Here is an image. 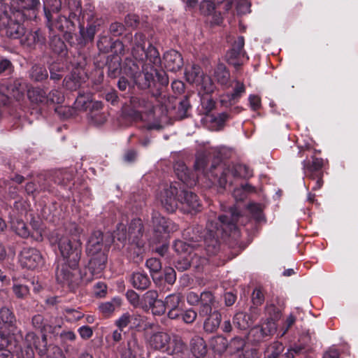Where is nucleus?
Here are the masks:
<instances>
[{
	"instance_id": "f257e3e1",
	"label": "nucleus",
	"mask_w": 358,
	"mask_h": 358,
	"mask_svg": "<svg viewBox=\"0 0 358 358\" xmlns=\"http://www.w3.org/2000/svg\"><path fill=\"white\" fill-rule=\"evenodd\" d=\"M223 211L217 219L208 220L205 229L199 224L187 227L182 231V238L200 250H204L209 256L217 255L220 250V237L238 233V223L242 217L236 205Z\"/></svg>"
},
{
	"instance_id": "f03ea898",
	"label": "nucleus",
	"mask_w": 358,
	"mask_h": 358,
	"mask_svg": "<svg viewBox=\"0 0 358 358\" xmlns=\"http://www.w3.org/2000/svg\"><path fill=\"white\" fill-rule=\"evenodd\" d=\"M145 36L142 33H136L131 41V54L133 57L139 62H149L153 66L161 64V58L157 49L152 44H149L145 49ZM137 87L141 90H149L152 97L160 104H164L167 99L164 92L169 84V78L164 71H159L154 67L148 71L142 66V72H140L133 79Z\"/></svg>"
},
{
	"instance_id": "7ed1b4c3",
	"label": "nucleus",
	"mask_w": 358,
	"mask_h": 358,
	"mask_svg": "<svg viewBox=\"0 0 358 358\" xmlns=\"http://www.w3.org/2000/svg\"><path fill=\"white\" fill-rule=\"evenodd\" d=\"M25 15L22 10H12L9 6L0 2V26L5 28L8 38L18 39L25 34L23 24Z\"/></svg>"
},
{
	"instance_id": "20e7f679",
	"label": "nucleus",
	"mask_w": 358,
	"mask_h": 358,
	"mask_svg": "<svg viewBox=\"0 0 358 358\" xmlns=\"http://www.w3.org/2000/svg\"><path fill=\"white\" fill-rule=\"evenodd\" d=\"M58 248L65 263L71 269H76L82 255L80 239H70L68 236H62L57 240Z\"/></svg>"
},
{
	"instance_id": "39448f33",
	"label": "nucleus",
	"mask_w": 358,
	"mask_h": 358,
	"mask_svg": "<svg viewBox=\"0 0 358 358\" xmlns=\"http://www.w3.org/2000/svg\"><path fill=\"white\" fill-rule=\"evenodd\" d=\"M213 169L220 173V176L218 179V185L220 187L225 188L228 179L227 178L231 174L234 178H249L253 176L252 170L245 164H238L234 165L232 167L227 166L226 165H213Z\"/></svg>"
},
{
	"instance_id": "423d86ee",
	"label": "nucleus",
	"mask_w": 358,
	"mask_h": 358,
	"mask_svg": "<svg viewBox=\"0 0 358 358\" xmlns=\"http://www.w3.org/2000/svg\"><path fill=\"white\" fill-rule=\"evenodd\" d=\"M179 206L185 213H196L201 210V201L198 196L193 192L181 189L178 195Z\"/></svg>"
},
{
	"instance_id": "0eeeda50",
	"label": "nucleus",
	"mask_w": 358,
	"mask_h": 358,
	"mask_svg": "<svg viewBox=\"0 0 358 358\" xmlns=\"http://www.w3.org/2000/svg\"><path fill=\"white\" fill-rule=\"evenodd\" d=\"M20 262L23 268L34 270L42 266L44 259L40 251L34 248H24L20 254Z\"/></svg>"
},
{
	"instance_id": "6e6552de",
	"label": "nucleus",
	"mask_w": 358,
	"mask_h": 358,
	"mask_svg": "<svg viewBox=\"0 0 358 358\" xmlns=\"http://www.w3.org/2000/svg\"><path fill=\"white\" fill-rule=\"evenodd\" d=\"M209 160L208 157L203 154H199L196 155L195 162L194 164V169L196 171L201 172L205 176H206L212 182H217L218 179L220 176V173L212 168L213 165H223L220 160L216 162L211 163L210 167H208Z\"/></svg>"
},
{
	"instance_id": "1a4fd4ad",
	"label": "nucleus",
	"mask_w": 358,
	"mask_h": 358,
	"mask_svg": "<svg viewBox=\"0 0 358 358\" xmlns=\"http://www.w3.org/2000/svg\"><path fill=\"white\" fill-rule=\"evenodd\" d=\"M180 192L176 186L165 185L160 192L159 199L162 206L169 213L174 212L179 206Z\"/></svg>"
},
{
	"instance_id": "9d476101",
	"label": "nucleus",
	"mask_w": 358,
	"mask_h": 358,
	"mask_svg": "<svg viewBox=\"0 0 358 358\" xmlns=\"http://www.w3.org/2000/svg\"><path fill=\"white\" fill-rule=\"evenodd\" d=\"M45 16L47 19V27H48L50 34L53 32L55 29H58L59 31L66 34H71L72 31H75V23L73 17H66L63 15H58L55 20L52 22V14H50V10L46 9V7H45Z\"/></svg>"
},
{
	"instance_id": "9b49d317",
	"label": "nucleus",
	"mask_w": 358,
	"mask_h": 358,
	"mask_svg": "<svg viewBox=\"0 0 358 358\" xmlns=\"http://www.w3.org/2000/svg\"><path fill=\"white\" fill-rule=\"evenodd\" d=\"M110 244L103 241V234L100 231H94L89 237L86 245L87 255H94L97 253H108Z\"/></svg>"
},
{
	"instance_id": "f8f14e48",
	"label": "nucleus",
	"mask_w": 358,
	"mask_h": 358,
	"mask_svg": "<svg viewBox=\"0 0 358 358\" xmlns=\"http://www.w3.org/2000/svg\"><path fill=\"white\" fill-rule=\"evenodd\" d=\"M302 166L303 173L306 178L316 175H324V160L321 157L313 155L310 159H308L306 156V159L302 162Z\"/></svg>"
},
{
	"instance_id": "ddd939ff",
	"label": "nucleus",
	"mask_w": 358,
	"mask_h": 358,
	"mask_svg": "<svg viewBox=\"0 0 358 358\" xmlns=\"http://www.w3.org/2000/svg\"><path fill=\"white\" fill-rule=\"evenodd\" d=\"M245 92V87L243 83L237 81L233 92L227 93L220 96V103L222 107L231 108L238 102L240 98Z\"/></svg>"
},
{
	"instance_id": "4468645a",
	"label": "nucleus",
	"mask_w": 358,
	"mask_h": 358,
	"mask_svg": "<svg viewBox=\"0 0 358 358\" xmlns=\"http://www.w3.org/2000/svg\"><path fill=\"white\" fill-rule=\"evenodd\" d=\"M130 103L133 108L141 110L140 111H133L131 115L135 119H141V113H145L148 114L154 113V105L146 98L132 96L130 99Z\"/></svg>"
},
{
	"instance_id": "2eb2a0df",
	"label": "nucleus",
	"mask_w": 358,
	"mask_h": 358,
	"mask_svg": "<svg viewBox=\"0 0 358 358\" xmlns=\"http://www.w3.org/2000/svg\"><path fill=\"white\" fill-rule=\"evenodd\" d=\"M264 358H294L290 350L285 348L280 341L268 345L264 350Z\"/></svg>"
},
{
	"instance_id": "dca6fc26",
	"label": "nucleus",
	"mask_w": 358,
	"mask_h": 358,
	"mask_svg": "<svg viewBox=\"0 0 358 358\" xmlns=\"http://www.w3.org/2000/svg\"><path fill=\"white\" fill-rule=\"evenodd\" d=\"M171 343V336L165 332H156L152 334L149 339L150 346L157 350L170 352L169 344Z\"/></svg>"
},
{
	"instance_id": "f3484780",
	"label": "nucleus",
	"mask_w": 358,
	"mask_h": 358,
	"mask_svg": "<svg viewBox=\"0 0 358 358\" xmlns=\"http://www.w3.org/2000/svg\"><path fill=\"white\" fill-rule=\"evenodd\" d=\"M152 222L155 233L169 234L175 229L173 223L162 216V215L157 211H153L152 213Z\"/></svg>"
},
{
	"instance_id": "a211bd4d",
	"label": "nucleus",
	"mask_w": 358,
	"mask_h": 358,
	"mask_svg": "<svg viewBox=\"0 0 358 358\" xmlns=\"http://www.w3.org/2000/svg\"><path fill=\"white\" fill-rule=\"evenodd\" d=\"M216 302L215 296L209 290H204L200 294V302L199 315L200 317H206L213 311V308Z\"/></svg>"
},
{
	"instance_id": "6ab92c4d",
	"label": "nucleus",
	"mask_w": 358,
	"mask_h": 358,
	"mask_svg": "<svg viewBox=\"0 0 358 358\" xmlns=\"http://www.w3.org/2000/svg\"><path fill=\"white\" fill-rule=\"evenodd\" d=\"M144 225L139 218L133 219L128 227V240L131 243L145 242L143 238Z\"/></svg>"
},
{
	"instance_id": "aec40b11",
	"label": "nucleus",
	"mask_w": 358,
	"mask_h": 358,
	"mask_svg": "<svg viewBox=\"0 0 358 358\" xmlns=\"http://www.w3.org/2000/svg\"><path fill=\"white\" fill-rule=\"evenodd\" d=\"M90 257L88 268L92 275L100 274L106 268L108 261V253H97L87 255Z\"/></svg>"
},
{
	"instance_id": "412c9836",
	"label": "nucleus",
	"mask_w": 358,
	"mask_h": 358,
	"mask_svg": "<svg viewBox=\"0 0 358 358\" xmlns=\"http://www.w3.org/2000/svg\"><path fill=\"white\" fill-rule=\"evenodd\" d=\"M164 65L168 71H177L183 66V59L180 52L171 50L164 55Z\"/></svg>"
},
{
	"instance_id": "4be33fe9",
	"label": "nucleus",
	"mask_w": 358,
	"mask_h": 358,
	"mask_svg": "<svg viewBox=\"0 0 358 358\" xmlns=\"http://www.w3.org/2000/svg\"><path fill=\"white\" fill-rule=\"evenodd\" d=\"M21 38V43L29 48H34L36 45L43 46L45 44L46 38L41 29L25 33Z\"/></svg>"
},
{
	"instance_id": "5701e85b",
	"label": "nucleus",
	"mask_w": 358,
	"mask_h": 358,
	"mask_svg": "<svg viewBox=\"0 0 358 358\" xmlns=\"http://www.w3.org/2000/svg\"><path fill=\"white\" fill-rule=\"evenodd\" d=\"M245 45L244 37L240 36L234 41L232 45V48L227 52L226 57L229 64L234 66L239 65L236 59H238L241 55H244L243 47Z\"/></svg>"
},
{
	"instance_id": "b1692460",
	"label": "nucleus",
	"mask_w": 358,
	"mask_h": 358,
	"mask_svg": "<svg viewBox=\"0 0 358 358\" xmlns=\"http://www.w3.org/2000/svg\"><path fill=\"white\" fill-rule=\"evenodd\" d=\"M6 92L9 96L16 100L21 99L27 90L26 83L21 78H15L9 81L6 85Z\"/></svg>"
},
{
	"instance_id": "393cba45",
	"label": "nucleus",
	"mask_w": 358,
	"mask_h": 358,
	"mask_svg": "<svg viewBox=\"0 0 358 358\" xmlns=\"http://www.w3.org/2000/svg\"><path fill=\"white\" fill-rule=\"evenodd\" d=\"M145 242L129 243L128 254L129 258L136 264L142 262L145 252Z\"/></svg>"
},
{
	"instance_id": "a878e982",
	"label": "nucleus",
	"mask_w": 358,
	"mask_h": 358,
	"mask_svg": "<svg viewBox=\"0 0 358 358\" xmlns=\"http://www.w3.org/2000/svg\"><path fill=\"white\" fill-rule=\"evenodd\" d=\"M203 323V329L206 332L213 333L217 331L222 320L221 313L218 310L211 311L207 316Z\"/></svg>"
},
{
	"instance_id": "bb28decb",
	"label": "nucleus",
	"mask_w": 358,
	"mask_h": 358,
	"mask_svg": "<svg viewBox=\"0 0 358 358\" xmlns=\"http://www.w3.org/2000/svg\"><path fill=\"white\" fill-rule=\"evenodd\" d=\"M130 282L132 286L138 290H145L151 285V281L148 275L141 272L132 273L130 278Z\"/></svg>"
},
{
	"instance_id": "cd10ccee",
	"label": "nucleus",
	"mask_w": 358,
	"mask_h": 358,
	"mask_svg": "<svg viewBox=\"0 0 358 358\" xmlns=\"http://www.w3.org/2000/svg\"><path fill=\"white\" fill-rule=\"evenodd\" d=\"M173 248L176 252L180 255L184 257L191 256L194 251L201 250L199 248L196 247L195 244H192L187 241H183L181 240H176L173 242Z\"/></svg>"
},
{
	"instance_id": "c85d7f7f",
	"label": "nucleus",
	"mask_w": 358,
	"mask_h": 358,
	"mask_svg": "<svg viewBox=\"0 0 358 358\" xmlns=\"http://www.w3.org/2000/svg\"><path fill=\"white\" fill-rule=\"evenodd\" d=\"M204 90L206 96H203L201 98V106L203 109V113L206 115L209 116L210 113L215 108V101L209 96L210 93L213 92V85L210 83L208 87L204 86Z\"/></svg>"
},
{
	"instance_id": "c756f323",
	"label": "nucleus",
	"mask_w": 358,
	"mask_h": 358,
	"mask_svg": "<svg viewBox=\"0 0 358 358\" xmlns=\"http://www.w3.org/2000/svg\"><path fill=\"white\" fill-rule=\"evenodd\" d=\"M0 322L9 328L16 327V317L12 309L7 306L0 308Z\"/></svg>"
},
{
	"instance_id": "7c9ffc66",
	"label": "nucleus",
	"mask_w": 358,
	"mask_h": 358,
	"mask_svg": "<svg viewBox=\"0 0 358 358\" xmlns=\"http://www.w3.org/2000/svg\"><path fill=\"white\" fill-rule=\"evenodd\" d=\"M122 300L119 297H114L110 301L101 303L99 306V310L106 317H109L113 312L120 307Z\"/></svg>"
},
{
	"instance_id": "2f4dec72",
	"label": "nucleus",
	"mask_w": 358,
	"mask_h": 358,
	"mask_svg": "<svg viewBox=\"0 0 358 358\" xmlns=\"http://www.w3.org/2000/svg\"><path fill=\"white\" fill-rule=\"evenodd\" d=\"M191 350L194 356H206L207 347L203 338L195 336L190 342Z\"/></svg>"
},
{
	"instance_id": "473e14b6",
	"label": "nucleus",
	"mask_w": 358,
	"mask_h": 358,
	"mask_svg": "<svg viewBox=\"0 0 358 358\" xmlns=\"http://www.w3.org/2000/svg\"><path fill=\"white\" fill-rule=\"evenodd\" d=\"M234 325L241 330L248 329L253 324V320L250 315L245 313H237L233 318Z\"/></svg>"
},
{
	"instance_id": "72a5a7b5",
	"label": "nucleus",
	"mask_w": 358,
	"mask_h": 358,
	"mask_svg": "<svg viewBox=\"0 0 358 358\" xmlns=\"http://www.w3.org/2000/svg\"><path fill=\"white\" fill-rule=\"evenodd\" d=\"M106 67L108 76L112 78H116L121 72V59L118 56H113L107 59Z\"/></svg>"
},
{
	"instance_id": "f704fd0d",
	"label": "nucleus",
	"mask_w": 358,
	"mask_h": 358,
	"mask_svg": "<svg viewBox=\"0 0 358 358\" xmlns=\"http://www.w3.org/2000/svg\"><path fill=\"white\" fill-rule=\"evenodd\" d=\"M303 340V343H294L290 348H287V350H290L293 357H294L296 355H302L306 352L307 347L308 344L311 342V338L308 333L306 334H303L300 338V341Z\"/></svg>"
},
{
	"instance_id": "c9c22d12",
	"label": "nucleus",
	"mask_w": 358,
	"mask_h": 358,
	"mask_svg": "<svg viewBox=\"0 0 358 358\" xmlns=\"http://www.w3.org/2000/svg\"><path fill=\"white\" fill-rule=\"evenodd\" d=\"M185 76L189 83H198L203 76V71L199 65L194 64L185 69Z\"/></svg>"
},
{
	"instance_id": "e433bc0d",
	"label": "nucleus",
	"mask_w": 358,
	"mask_h": 358,
	"mask_svg": "<svg viewBox=\"0 0 358 358\" xmlns=\"http://www.w3.org/2000/svg\"><path fill=\"white\" fill-rule=\"evenodd\" d=\"M29 75L31 80L34 82H42L43 80H46L48 77V73L46 69L44 66L38 64L32 66L29 70Z\"/></svg>"
},
{
	"instance_id": "4c0bfd02",
	"label": "nucleus",
	"mask_w": 358,
	"mask_h": 358,
	"mask_svg": "<svg viewBox=\"0 0 358 358\" xmlns=\"http://www.w3.org/2000/svg\"><path fill=\"white\" fill-rule=\"evenodd\" d=\"M215 80L222 85H227L230 78V73L223 64H218L214 71Z\"/></svg>"
},
{
	"instance_id": "58836bf2",
	"label": "nucleus",
	"mask_w": 358,
	"mask_h": 358,
	"mask_svg": "<svg viewBox=\"0 0 358 358\" xmlns=\"http://www.w3.org/2000/svg\"><path fill=\"white\" fill-rule=\"evenodd\" d=\"M49 45L52 52L57 55H62L66 52V44L59 36L55 34L50 36Z\"/></svg>"
},
{
	"instance_id": "ea45409f",
	"label": "nucleus",
	"mask_w": 358,
	"mask_h": 358,
	"mask_svg": "<svg viewBox=\"0 0 358 358\" xmlns=\"http://www.w3.org/2000/svg\"><path fill=\"white\" fill-rule=\"evenodd\" d=\"M158 292L156 290L150 289L147 291L141 298V306L144 310L148 311L152 306L158 299Z\"/></svg>"
},
{
	"instance_id": "a19ab883",
	"label": "nucleus",
	"mask_w": 358,
	"mask_h": 358,
	"mask_svg": "<svg viewBox=\"0 0 358 358\" xmlns=\"http://www.w3.org/2000/svg\"><path fill=\"white\" fill-rule=\"evenodd\" d=\"M28 97L31 102L36 103L46 104L48 100L46 92L39 87L29 90Z\"/></svg>"
},
{
	"instance_id": "79ce46f5",
	"label": "nucleus",
	"mask_w": 358,
	"mask_h": 358,
	"mask_svg": "<svg viewBox=\"0 0 358 358\" xmlns=\"http://www.w3.org/2000/svg\"><path fill=\"white\" fill-rule=\"evenodd\" d=\"M96 34V26L90 25L86 28L80 24V37L78 38V43L80 44H85L89 41H92L94 39Z\"/></svg>"
},
{
	"instance_id": "37998d69",
	"label": "nucleus",
	"mask_w": 358,
	"mask_h": 358,
	"mask_svg": "<svg viewBox=\"0 0 358 358\" xmlns=\"http://www.w3.org/2000/svg\"><path fill=\"white\" fill-rule=\"evenodd\" d=\"M63 85L67 90L76 91L81 85V78L76 73H71L64 78Z\"/></svg>"
},
{
	"instance_id": "c03bdc74",
	"label": "nucleus",
	"mask_w": 358,
	"mask_h": 358,
	"mask_svg": "<svg viewBox=\"0 0 358 358\" xmlns=\"http://www.w3.org/2000/svg\"><path fill=\"white\" fill-rule=\"evenodd\" d=\"M101 102H95L92 105V110L90 113V117L96 124H102L106 121V114L99 112V109L102 108Z\"/></svg>"
},
{
	"instance_id": "a18cd8bd",
	"label": "nucleus",
	"mask_w": 358,
	"mask_h": 358,
	"mask_svg": "<svg viewBox=\"0 0 358 358\" xmlns=\"http://www.w3.org/2000/svg\"><path fill=\"white\" fill-rule=\"evenodd\" d=\"M209 117L210 122L214 124L215 129L220 130L224 127L225 122L231 118V116L229 113L223 112L217 115L211 114Z\"/></svg>"
},
{
	"instance_id": "49530a36",
	"label": "nucleus",
	"mask_w": 358,
	"mask_h": 358,
	"mask_svg": "<svg viewBox=\"0 0 358 358\" xmlns=\"http://www.w3.org/2000/svg\"><path fill=\"white\" fill-rule=\"evenodd\" d=\"M71 268L67 264L57 266L55 275L57 280L61 283L69 282L71 280L72 273L69 269Z\"/></svg>"
},
{
	"instance_id": "de8ad7c7",
	"label": "nucleus",
	"mask_w": 358,
	"mask_h": 358,
	"mask_svg": "<svg viewBox=\"0 0 358 358\" xmlns=\"http://www.w3.org/2000/svg\"><path fill=\"white\" fill-rule=\"evenodd\" d=\"M123 71L124 74L134 78L141 71L139 65L132 59H126L123 66Z\"/></svg>"
},
{
	"instance_id": "09e8293b",
	"label": "nucleus",
	"mask_w": 358,
	"mask_h": 358,
	"mask_svg": "<svg viewBox=\"0 0 358 358\" xmlns=\"http://www.w3.org/2000/svg\"><path fill=\"white\" fill-rule=\"evenodd\" d=\"M210 345L215 352L222 354L227 350L228 341L224 337L219 336L212 338Z\"/></svg>"
},
{
	"instance_id": "8fccbe9b",
	"label": "nucleus",
	"mask_w": 358,
	"mask_h": 358,
	"mask_svg": "<svg viewBox=\"0 0 358 358\" xmlns=\"http://www.w3.org/2000/svg\"><path fill=\"white\" fill-rule=\"evenodd\" d=\"M72 180V173L67 171H59L55 173L54 176L55 182L64 187L69 184Z\"/></svg>"
},
{
	"instance_id": "3c124183",
	"label": "nucleus",
	"mask_w": 358,
	"mask_h": 358,
	"mask_svg": "<svg viewBox=\"0 0 358 358\" xmlns=\"http://www.w3.org/2000/svg\"><path fill=\"white\" fill-rule=\"evenodd\" d=\"M191 108V105L187 96H183L178 103L176 115L179 119H184L187 117V111Z\"/></svg>"
},
{
	"instance_id": "603ef678",
	"label": "nucleus",
	"mask_w": 358,
	"mask_h": 358,
	"mask_svg": "<svg viewBox=\"0 0 358 358\" xmlns=\"http://www.w3.org/2000/svg\"><path fill=\"white\" fill-rule=\"evenodd\" d=\"M50 78L54 82L60 80L63 77L64 66L59 63H52L48 66Z\"/></svg>"
},
{
	"instance_id": "864d4df0",
	"label": "nucleus",
	"mask_w": 358,
	"mask_h": 358,
	"mask_svg": "<svg viewBox=\"0 0 358 358\" xmlns=\"http://www.w3.org/2000/svg\"><path fill=\"white\" fill-rule=\"evenodd\" d=\"M171 344L172 345V349H170L169 353L171 354L183 353L187 349L185 343L183 341L182 338L178 335H174L173 336Z\"/></svg>"
},
{
	"instance_id": "5fc2aeb1",
	"label": "nucleus",
	"mask_w": 358,
	"mask_h": 358,
	"mask_svg": "<svg viewBox=\"0 0 358 358\" xmlns=\"http://www.w3.org/2000/svg\"><path fill=\"white\" fill-rule=\"evenodd\" d=\"M245 345V341L243 338L240 337H235L228 343L227 350L230 354L236 353L243 350Z\"/></svg>"
},
{
	"instance_id": "6e6d98bb",
	"label": "nucleus",
	"mask_w": 358,
	"mask_h": 358,
	"mask_svg": "<svg viewBox=\"0 0 358 358\" xmlns=\"http://www.w3.org/2000/svg\"><path fill=\"white\" fill-rule=\"evenodd\" d=\"M12 291L18 299H25L29 295V288L25 285L14 283L12 286Z\"/></svg>"
},
{
	"instance_id": "4d7b16f0",
	"label": "nucleus",
	"mask_w": 358,
	"mask_h": 358,
	"mask_svg": "<svg viewBox=\"0 0 358 358\" xmlns=\"http://www.w3.org/2000/svg\"><path fill=\"white\" fill-rule=\"evenodd\" d=\"M69 17L78 20V17L82 14L81 2L80 0H69Z\"/></svg>"
},
{
	"instance_id": "13d9d810",
	"label": "nucleus",
	"mask_w": 358,
	"mask_h": 358,
	"mask_svg": "<svg viewBox=\"0 0 358 358\" xmlns=\"http://www.w3.org/2000/svg\"><path fill=\"white\" fill-rule=\"evenodd\" d=\"M181 294L180 293H174L168 295L165 298V300L164 301L166 308L174 309L176 308H179V305L181 302Z\"/></svg>"
},
{
	"instance_id": "bf43d9fd",
	"label": "nucleus",
	"mask_w": 358,
	"mask_h": 358,
	"mask_svg": "<svg viewBox=\"0 0 358 358\" xmlns=\"http://www.w3.org/2000/svg\"><path fill=\"white\" fill-rule=\"evenodd\" d=\"M199 251H194L191 256H189L190 267L195 269H200L206 262V259L201 256L202 252L199 253Z\"/></svg>"
},
{
	"instance_id": "052dcab7",
	"label": "nucleus",
	"mask_w": 358,
	"mask_h": 358,
	"mask_svg": "<svg viewBox=\"0 0 358 358\" xmlns=\"http://www.w3.org/2000/svg\"><path fill=\"white\" fill-rule=\"evenodd\" d=\"M250 213L253 218L258 222L265 220L264 215L263 214V208L262 205L259 203H250L248 206Z\"/></svg>"
},
{
	"instance_id": "680f3d73",
	"label": "nucleus",
	"mask_w": 358,
	"mask_h": 358,
	"mask_svg": "<svg viewBox=\"0 0 358 358\" xmlns=\"http://www.w3.org/2000/svg\"><path fill=\"white\" fill-rule=\"evenodd\" d=\"M47 99L46 104H61L64 101V96L62 92L53 90L49 92L48 95H47Z\"/></svg>"
},
{
	"instance_id": "e2e57ef3",
	"label": "nucleus",
	"mask_w": 358,
	"mask_h": 358,
	"mask_svg": "<svg viewBox=\"0 0 358 358\" xmlns=\"http://www.w3.org/2000/svg\"><path fill=\"white\" fill-rule=\"evenodd\" d=\"M251 300L252 303V306L251 307V308H255L263 304L264 301V295L260 288L256 287L253 290L251 296Z\"/></svg>"
},
{
	"instance_id": "0e129e2a",
	"label": "nucleus",
	"mask_w": 358,
	"mask_h": 358,
	"mask_svg": "<svg viewBox=\"0 0 358 358\" xmlns=\"http://www.w3.org/2000/svg\"><path fill=\"white\" fill-rule=\"evenodd\" d=\"M14 71V66L6 58H0V76H9Z\"/></svg>"
},
{
	"instance_id": "69168bd1",
	"label": "nucleus",
	"mask_w": 358,
	"mask_h": 358,
	"mask_svg": "<svg viewBox=\"0 0 358 358\" xmlns=\"http://www.w3.org/2000/svg\"><path fill=\"white\" fill-rule=\"evenodd\" d=\"M90 104V96L84 94H79L74 102V107L78 110H86Z\"/></svg>"
},
{
	"instance_id": "338daca9",
	"label": "nucleus",
	"mask_w": 358,
	"mask_h": 358,
	"mask_svg": "<svg viewBox=\"0 0 358 358\" xmlns=\"http://www.w3.org/2000/svg\"><path fill=\"white\" fill-rule=\"evenodd\" d=\"M81 231L82 229L76 223H71L66 228L65 234L64 236H69L70 239H80Z\"/></svg>"
},
{
	"instance_id": "774afa93",
	"label": "nucleus",
	"mask_w": 358,
	"mask_h": 358,
	"mask_svg": "<svg viewBox=\"0 0 358 358\" xmlns=\"http://www.w3.org/2000/svg\"><path fill=\"white\" fill-rule=\"evenodd\" d=\"M145 266L150 270L151 273H157L162 269V263L160 260L155 257L147 259Z\"/></svg>"
}]
</instances>
